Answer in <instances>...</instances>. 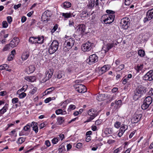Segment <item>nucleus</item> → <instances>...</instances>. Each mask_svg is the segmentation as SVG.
<instances>
[{
    "mask_svg": "<svg viewBox=\"0 0 153 153\" xmlns=\"http://www.w3.org/2000/svg\"><path fill=\"white\" fill-rule=\"evenodd\" d=\"M146 89L142 85H139L136 89V92L134 93V100H138L141 97V95L146 92Z\"/></svg>",
    "mask_w": 153,
    "mask_h": 153,
    "instance_id": "1",
    "label": "nucleus"
},
{
    "mask_svg": "<svg viewBox=\"0 0 153 153\" xmlns=\"http://www.w3.org/2000/svg\"><path fill=\"white\" fill-rule=\"evenodd\" d=\"M120 26L124 30L128 29L130 25L129 19L127 18H124L122 19L120 22Z\"/></svg>",
    "mask_w": 153,
    "mask_h": 153,
    "instance_id": "2",
    "label": "nucleus"
},
{
    "mask_svg": "<svg viewBox=\"0 0 153 153\" xmlns=\"http://www.w3.org/2000/svg\"><path fill=\"white\" fill-rule=\"evenodd\" d=\"M88 114L90 117L85 121V122H88L91 121L97 115V111L93 108L90 109L88 111Z\"/></svg>",
    "mask_w": 153,
    "mask_h": 153,
    "instance_id": "3",
    "label": "nucleus"
},
{
    "mask_svg": "<svg viewBox=\"0 0 153 153\" xmlns=\"http://www.w3.org/2000/svg\"><path fill=\"white\" fill-rule=\"evenodd\" d=\"M76 32L78 33L80 36L82 37L84 34H87L85 31L86 30L85 25L83 24L78 25L76 27Z\"/></svg>",
    "mask_w": 153,
    "mask_h": 153,
    "instance_id": "4",
    "label": "nucleus"
},
{
    "mask_svg": "<svg viewBox=\"0 0 153 153\" xmlns=\"http://www.w3.org/2000/svg\"><path fill=\"white\" fill-rule=\"evenodd\" d=\"M114 15L107 14L103 16V18L105 19L103 21L106 24H110L114 21Z\"/></svg>",
    "mask_w": 153,
    "mask_h": 153,
    "instance_id": "5",
    "label": "nucleus"
},
{
    "mask_svg": "<svg viewBox=\"0 0 153 153\" xmlns=\"http://www.w3.org/2000/svg\"><path fill=\"white\" fill-rule=\"evenodd\" d=\"M53 70L49 69L45 73V77L41 79V82L42 83H44L51 78L53 75Z\"/></svg>",
    "mask_w": 153,
    "mask_h": 153,
    "instance_id": "6",
    "label": "nucleus"
},
{
    "mask_svg": "<svg viewBox=\"0 0 153 153\" xmlns=\"http://www.w3.org/2000/svg\"><path fill=\"white\" fill-rule=\"evenodd\" d=\"M93 43L88 41L86 43L83 44L82 46V50L84 52L88 51L92 48Z\"/></svg>",
    "mask_w": 153,
    "mask_h": 153,
    "instance_id": "7",
    "label": "nucleus"
},
{
    "mask_svg": "<svg viewBox=\"0 0 153 153\" xmlns=\"http://www.w3.org/2000/svg\"><path fill=\"white\" fill-rule=\"evenodd\" d=\"M76 91L79 93H84L86 91V87L82 84L76 85L74 86Z\"/></svg>",
    "mask_w": 153,
    "mask_h": 153,
    "instance_id": "8",
    "label": "nucleus"
},
{
    "mask_svg": "<svg viewBox=\"0 0 153 153\" xmlns=\"http://www.w3.org/2000/svg\"><path fill=\"white\" fill-rule=\"evenodd\" d=\"M98 60V57L96 54H93L90 55L88 59V63L90 65L93 64L97 62Z\"/></svg>",
    "mask_w": 153,
    "mask_h": 153,
    "instance_id": "9",
    "label": "nucleus"
},
{
    "mask_svg": "<svg viewBox=\"0 0 153 153\" xmlns=\"http://www.w3.org/2000/svg\"><path fill=\"white\" fill-rule=\"evenodd\" d=\"M153 19V9L149 10L146 13V17L144 18L143 22L144 23Z\"/></svg>",
    "mask_w": 153,
    "mask_h": 153,
    "instance_id": "10",
    "label": "nucleus"
},
{
    "mask_svg": "<svg viewBox=\"0 0 153 153\" xmlns=\"http://www.w3.org/2000/svg\"><path fill=\"white\" fill-rule=\"evenodd\" d=\"M145 80L151 81L153 80V71H150L144 76Z\"/></svg>",
    "mask_w": 153,
    "mask_h": 153,
    "instance_id": "11",
    "label": "nucleus"
},
{
    "mask_svg": "<svg viewBox=\"0 0 153 153\" xmlns=\"http://www.w3.org/2000/svg\"><path fill=\"white\" fill-rule=\"evenodd\" d=\"M50 17V15L49 12L48 11H45L42 14L41 19L44 22L49 20Z\"/></svg>",
    "mask_w": 153,
    "mask_h": 153,
    "instance_id": "12",
    "label": "nucleus"
},
{
    "mask_svg": "<svg viewBox=\"0 0 153 153\" xmlns=\"http://www.w3.org/2000/svg\"><path fill=\"white\" fill-rule=\"evenodd\" d=\"M114 46V43H108L107 45H105L103 46L102 49L104 51L105 53H106L108 52L110 49H111Z\"/></svg>",
    "mask_w": 153,
    "mask_h": 153,
    "instance_id": "13",
    "label": "nucleus"
},
{
    "mask_svg": "<svg viewBox=\"0 0 153 153\" xmlns=\"http://www.w3.org/2000/svg\"><path fill=\"white\" fill-rule=\"evenodd\" d=\"M19 42V40L18 38L17 37H14L10 43V47L14 48L17 46Z\"/></svg>",
    "mask_w": 153,
    "mask_h": 153,
    "instance_id": "14",
    "label": "nucleus"
},
{
    "mask_svg": "<svg viewBox=\"0 0 153 153\" xmlns=\"http://www.w3.org/2000/svg\"><path fill=\"white\" fill-rule=\"evenodd\" d=\"M68 46L70 47L71 48L74 45L75 41L74 39L73 38H71L70 39L65 41V42Z\"/></svg>",
    "mask_w": 153,
    "mask_h": 153,
    "instance_id": "15",
    "label": "nucleus"
},
{
    "mask_svg": "<svg viewBox=\"0 0 153 153\" xmlns=\"http://www.w3.org/2000/svg\"><path fill=\"white\" fill-rule=\"evenodd\" d=\"M115 105L114 106L115 109H117L118 108H120L122 105V100H120L115 101Z\"/></svg>",
    "mask_w": 153,
    "mask_h": 153,
    "instance_id": "16",
    "label": "nucleus"
},
{
    "mask_svg": "<svg viewBox=\"0 0 153 153\" xmlns=\"http://www.w3.org/2000/svg\"><path fill=\"white\" fill-rule=\"evenodd\" d=\"M57 49L55 47H53L51 45L48 49L49 53L51 54H52L55 53Z\"/></svg>",
    "mask_w": 153,
    "mask_h": 153,
    "instance_id": "17",
    "label": "nucleus"
},
{
    "mask_svg": "<svg viewBox=\"0 0 153 153\" xmlns=\"http://www.w3.org/2000/svg\"><path fill=\"white\" fill-rule=\"evenodd\" d=\"M143 101L149 105L152 102V98L150 96H148L146 97Z\"/></svg>",
    "mask_w": 153,
    "mask_h": 153,
    "instance_id": "18",
    "label": "nucleus"
},
{
    "mask_svg": "<svg viewBox=\"0 0 153 153\" xmlns=\"http://www.w3.org/2000/svg\"><path fill=\"white\" fill-rule=\"evenodd\" d=\"M105 94H100L97 96V99L99 101L104 100L105 99Z\"/></svg>",
    "mask_w": 153,
    "mask_h": 153,
    "instance_id": "19",
    "label": "nucleus"
},
{
    "mask_svg": "<svg viewBox=\"0 0 153 153\" xmlns=\"http://www.w3.org/2000/svg\"><path fill=\"white\" fill-rule=\"evenodd\" d=\"M134 123H136L139 122L141 119L142 115L141 114H137L136 113L134 114Z\"/></svg>",
    "mask_w": 153,
    "mask_h": 153,
    "instance_id": "20",
    "label": "nucleus"
},
{
    "mask_svg": "<svg viewBox=\"0 0 153 153\" xmlns=\"http://www.w3.org/2000/svg\"><path fill=\"white\" fill-rule=\"evenodd\" d=\"M114 129L111 128H106L105 131V134H114L116 133L114 132Z\"/></svg>",
    "mask_w": 153,
    "mask_h": 153,
    "instance_id": "21",
    "label": "nucleus"
},
{
    "mask_svg": "<svg viewBox=\"0 0 153 153\" xmlns=\"http://www.w3.org/2000/svg\"><path fill=\"white\" fill-rule=\"evenodd\" d=\"M37 39L36 37H31L29 38V41L32 44H37L38 43Z\"/></svg>",
    "mask_w": 153,
    "mask_h": 153,
    "instance_id": "22",
    "label": "nucleus"
},
{
    "mask_svg": "<svg viewBox=\"0 0 153 153\" xmlns=\"http://www.w3.org/2000/svg\"><path fill=\"white\" fill-rule=\"evenodd\" d=\"M65 121L64 118L62 117H58L57 118V123L58 125H61Z\"/></svg>",
    "mask_w": 153,
    "mask_h": 153,
    "instance_id": "23",
    "label": "nucleus"
},
{
    "mask_svg": "<svg viewBox=\"0 0 153 153\" xmlns=\"http://www.w3.org/2000/svg\"><path fill=\"white\" fill-rule=\"evenodd\" d=\"M127 128V126H126L123 125L120 127L119 130V132L118 134H119L120 133L122 134H123L124 132L126 130Z\"/></svg>",
    "mask_w": 153,
    "mask_h": 153,
    "instance_id": "24",
    "label": "nucleus"
},
{
    "mask_svg": "<svg viewBox=\"0 0 153 153\" xmlns=\"http://www.w3.org/2000/svg\"><path fill=\"white\" fill-rule=\"evenodd\" d=\"M63 50L65 52L68 51L71 48V47L68 46L65 42L63 44Z\"/></svg>",
    "mask_w": 153,
    "mask_h": 153,
    "instance_id": "25",
    "label": "nucleus"
},
{
    "mask_svg": "<svg viewBox=\"0 0 153 153\" xmlns=\"http://www.w3.org/2000/svg\"><path fill=\"white\" fill-rule=\"evenodd\" d=\"M109 68L108 65H104L101 69V71L102 72V74H103L108 70Z\"/></svg>",
    "mask_w": 153,
    "mask_h": 153,
    "instance_id": "26",
    "label": "nucleus"
},
{
    "mask_svg": "<svg viewBox=\"0 0 153 153\" xmlns=\"http://www.w3.org/2000/svg\"><path fill=\"white\" fill-rule=\"evenodd\" d=\"M27 87L28 86L27 85L24 86L21 89L17 91V94H19L21 92H24L26 91V89L27 88Z\"/></svg>",
    "mask_w": 153,
    "mask_h": 153,
    "instance_id": "27",
    "label": "nucleus"
},
{
    "mask_svg": "<svg viewBox=\"0 0 153 153\" xmlns=\"http://www.w3.org/2000/svg\"><path fill=\"white\" fill-rule=\"evenodd\" d=\"M95 0H90L89 2L88 8L91 9L95 5Z\"/></svg>",
    "mask_w": 153,
    "mask_h": 153,
    "instance_id": "28",
    "label": "nucleus"
},
{
    "mask_svg": "<svg viewBox=\"0 0 153 153\" xmlns=\"http://www.w3.org/2000/svg\"><path fill=\"white\" fill-rule=\"evenodd\" d=\"M59 43L56 40H53L51 44L52 46L55 47L56 49H58L59 47Z\"/></svg>",
    "mask_w": 153,
    "mask_h": 153,
    "instance_id": "29",
    "label": "nucleus"
},
{
    "mask_svg": "<svg viewBox=\"0 0 153 153\" xmlns=\"http://www.w3.org/2000/svg\"><path fill=\"white\" fill-rule=\"evenodd\" d=\"M37 39V41H38L39 44H42L44 42V36H42L40 37L39 36L36 37Z\"/></svg>",
    "mask_w": 153,
    "mask_h": 153,
    "instance_id": "30",
    "label": "nucleus"
},
{
    "mask_svg": "<svg viewBox=\"0 0 153 153\" xmlns=\"http://www.w3.org/2000/svg\"><path fill=\"white\" fill-rule=\"evenodd\" d=\"M143 68V65L142 64H138L137 67L135 68L137 72H139L140 71H141Z\"/></svg>",
    "mask_w": 153,
    "mask_h": 153,
    "instance_id": "31",
    "label": "nucleus"
},
{
    "mask_svg": "<svg viewBox=\"0 0 153 153\" xmlns=\"http://www.w3.org/2000/svg\"><path fill=\"white\" fill-rule=\"evenodd\" d=\"M34 123V126L33 127V130L35 131V133H37L38 131V127L37 126L38 124L37 123Z\"/></svg>",
    "mask_w": 153,
    "mask_h": 153,
    "instance_id": "32",
    "label": "nucleus"
},
{
    "mask_svg": "<svg viewBox=\"0 0 153 153\" xmlns=\"http://www.w3.org/2000/svg\"><path fill=\"white\" fill-rule=\"evenodd\" d=\"M71 5V3L69 2H65L63 3V7L65 8L70 7Z\"/></svg>",
    "mask_w": 153,
    "mask_h": 153,
    "instance_id": "33",
    "label": "nucleus"
},
{
    "mask_svg": "<svg viewBox=\"0 0 153 153\" xmlns=\"http://www.w3.org/2000/svg\"><path fill=\"white\" fill-rule=\"evenodd\" d=\"M29 55L27 52L24 53L22 56V59L23 60H26L29 56Z\"/></svg>",
    "mask_w": 153,
    "mask_h": 153,
    "instance_id": "34",
    "label": "nucleus"
},
{
    "mask_svg": "<svg viewBox=\"0 0 153 153\" xmlns=\"http://www.w3.org/2000/svg\"><path fill=\"white\" fill-rule=\"evenodd\" d=\"M149 106L148 104L146 103L143 101V104L141 105V108L143 110H146L149 107Z\"/></svg>",
    "mask_w": 153,
    "mask_h": 153,
    "instance_id": "35",
    "label": "nucleus"
},
{
    "mask_svg": "<svg viewBox=\"0 0 153 153\" xmlns=\"http://www.w3.org/2000/svg\"><path fill=\"white\" fill-rule=\"evenodd\" d=\"M23 130L27 132H30V126L29 124H27L26 126H25L23 128Z\"/></svg>",
    "mask_w": 153,
    "mask_h": 153,
    "instance_id": "36",
    "label": "nucleus"
},
{
    "mask_svg": "<svg viewBox=\"0 0 153 153\" xmlns=\"http://www.w3.org/2000/svg\"><path fill=\"white\" fill-rule=\"evenodd\" d=\"M59 152L60 153H62L65 151V146H60L58 149Z\"/></svg>",
    "mask_w": 153,
    "mask_h": 153,
    "instance_id": "37",
    "label": "nucleus"
},
{
    "mask_svg": "<svg viewBox=\"0 0 153 153\" xmlns=\"http://www.w3.org/2000/svg\"><path fill=\"white\" fill-rule=\"evenodd\" d=\"M62 15L65 18H68L71 17V13H62Z\"/></svg>",
    "mask_w": 153,
    "mask_h": 153,
    "instance_id": "38",
    "label": "nucleus"
},
{
    "mask_svg": "<svg viewBox=\"0 0 153 153\" xmlns=\"http://www.w3.org/2000/svg\"><path fill=\"white\" fill-rule=\"evenodd\" d=\"M35 69V67L33 65H30L28 67V70L30 73L34 72Z\"/></svg>",
    "mask_w": 153,
    "mask_h": 153,
    "instance_id": "39",
    "label": "nucleus"
},
{
    "mask_svg": "<svg viewBox=\"0 0 153 153\" xmlns=\"http://www.w3.org/2000/svg\"><path fill=\"white\" fill-rule=\"evenodd\" d=\"M138 55L140 56H145V51L142 50H140L138 51Z\"/></svg>",
    "mask_w": 153,
    "mask_h": 153,
    "instance_id": "40",
    "label": "nucleus"
},
{
    "mask_svg": "<svg viewBox=\"0 0 153 153\" xmlns=\"http://www.w3.org/2000/svg\"><path fill=\"white\" fill-rule=\"evenodd\" d=\"M76 108V107L75 105H71L69 106L68 111H70L71 110H74Z\"/></svg>",
    "mask_w": 153,
    "mask_h": 153,
    "instance_id": "41",
    "label": "nucleus"
},
{
    "mask_svg": "<svg viewBox=\"0 0 153 153\" xmlns=\"http://www.w3.org/2000/svg\"><path fill=\"white\" fill-rule=\"evenodd\" d=\"M18 94L19 95V97L20 99H22L26 96V94L24 92H21Z\"/></svg>",
    "mask_w": 153,
    "mask_h": 153,
    "instance_id": "42",
    "label": "nucleus"
},
{
    "mask_svg": "<svg viewBox=\"0 0 153 153\" xmlns=\"http://www.w3.org/2000/svg\"><path fill=\"white\" fill-rule=\"evenodd\" d=\"M88 15V13H87L86 11H83L82 13L80 14V16L81 17H86Z\"/></svg>",
    "mask_w": 153,
    "mask_h": 153,
    "instance_id": "43",
    "label": "nucleus"
},
{
    "mask_svg": "<svg viewBox=\"0 0 153 153\" xmlns=\"http://www.w3.org/2000/svg\"><path fill=\"white\" fill-rule=\"evenodd\" d=\"M55 76L57 77L58 79H60L62 77V73L61 72L59 71L58 72L56 73L55 74Z\"/></svg>",
    "mask_w": 153,
    "mask_h": 153,
    "instance_id": "44",
    "label": "nucleus"
},
{
    "mask_svg": "<svg viewBox=\"0 0 153 153\" xmlns=\"http://www.w3.org/2000/svg\"><path fill=\"white\" fill-rule=\"evenodd\" d=\"M25 138L23 137H21L19 138L18 143L21 144L24 142L25 141Z\"/></svg>",
    "mask_w": 153,
    "mask_h": 153,
    "instance_id": "45",
    "label": "nucleus"
},
{
    "mask_svg": "<svg viewBox=\"0 0 153 153\" xmlns=\"http://www.w3.org/2000/svg\"><path fill=\"white\" fill-rule=\"evenodd\" d=\"M121 123L118 121H117L114 124V127L117 128H118L120 126Z\"/></svg>",
    "mask_w": 153,
    "mask_h": 153,
    "instance_id": "46",
    "label": "nucleus"
},
{
    "mask_svg": "<svg viewBox=\"0 0 153 153\" xmlns=\"http://www.w3.org/2000/svg\"><path fill=\"white\" fill-rule=\"evenodd\" d=\"M10 44L6 45L3 48V51H6L9 50L10 48Z\"/></svg>",
    "mask_w": 153,
    "mask_h": 153,
    "instance_id": "47",
    "label": "nucleus"
},
{
    "mask_svg": "<svg viewBox=\"0 0 153 153\" xmlns=\"http://www.w3.org/2000/svg\"><path fill=\"white\" fill-rule=\"evenodd\" d=\"M52 143L53 144H56L58 141V139L57 137H54L52 140Z\"/></svg>",
    "mask_w": 153,
    "mask_h": 153,
    "instance_id": "48",
    "label": "nucleus"
},
{
    "mask_svg": "<svg viewBox=\"0 0 153 153\" xmlns=\"http://www.w3.org/2000/svg\"><path fill=\"white\" fill-rule=\"evenodd\" d=\"M52 98H53L54 99H55V98L54 97H48V98H46L45 100V102L46 103H47L49 102L50 101H51L52 100Z\"/></svg>",
    "mask_w": 153,
    "mask_h": 153,
    "instance_id": "49",
    "label": "nucleus"
},
{
    "mask_svg": "<svg viewBox=\"0 0 153 153\" xmlns=\"http://www.w3.org/2000/svg\"><path fill=\"white\" fill-rule=\"evenodd\" d=\"M56 113L57 115L62 114V110L61 109H58L56 111Z\"/></svg>",
    "mask_w": 153,
    "mask_h": 153,
    "instance_id": "50",
    "label": "nucleus"
},
{
    "mask_svg": "<svg viewBox=\"0 0 153 153\" xmlns=\"http://www.w3.org/2000/svg\"><path fill=\"white\" fill-rule=\"evenodd\" d=\"M7 22L9 24H10L12 21V18L11 16H8L7 18Z\"/></svg>",
    "mask_w": 153,
    "mask_h": 153,
    "instance_id": "51",
    "label": "nucleus"
},
{
    "mask_svg": "<svg viewBox=\"0 0 153 153\" xmlns=\"http://www.w3.org/2000/svg\"><path fill=\"white\" fill-rule=\"evenodd\" d=\"M2 24L3 27L4 28L7 27L8 26V24L6 21H3L2 22Z\"/></svg>",
    "mask_w": 153,
    "mask_h": 153,
    "instance_id": "52",
    "label": "nucleus"
},
{
    "mask_svg": "<svg viewBox=\"0 0 153 153\" xmlns=\"http://www.w3.org/2000/svg\"><path fill=\"white\" fill-rule=\"evenodd\" d=\"M54 89L55 88L54 87H52L48 89L47 90L48 91L47 92V94H49L51 92L54 90Z\"/></svg>",
    "mask_w": 153,
    "mask_h": 153,
    "instance_id": "53",
    "label": "nucleus"
},
{
    "mask_svg": "<svg viewBox=\"0 0 153 153\" xmlns=\"http://www.w3.org/2000/svg\"><path fill=\"white\" fill-rule=\"evenodd\" d=\"M19 99L17 98H14L12 99V102L13 104H15L18 102Z\"/></svg>",
    "mask_w": 153,
    "mask_h": 153,
    "instance_id": "54",
    "label": "nucleus"
},
{
    "mask_svg": "<svg viewBox=\"0 0 153 153\" xmlns=\"http://www.w3.org/2000/svg\"><path fill=\"white\" fill-rule=\"evenodd\" d=\"M106 12L107 13L112 14L111 15H114V14L115 13L114 11L110 10H107Z\"/></svg>",
    "mask_w": 153,
    "mask_h": 153,
    "instance_id": "55",
    "label": "nucleus"
},
{
    "mask_svg": "<svg viewBox=\"0 0 153 153\" xmlns=\"http://www.w3.org/2000/svg\"><path fill=\"white\" fill-rule=\"evenodd\" d=\"M7 110L5 109V108H3L2 109L0 110V114H4L7 111Z\"/></svg>",
    "mask_w": 153,
    "mask_h": 153,
    "instance_id": "56",
    "label": "nucleus"
},
{
    "mask_svg": "<svg viewBox=\"0 0 153 153\" xmlns=\"http://www.w3.org/2000/svg\"><path fill=\"white\" fill-rule=\"evenodd\" d=\"M124 65H120L117 68L118 70L119 71H120L122 70L124 68Z\"/></svg>",
    "mask_w": 153,
    "mask_h": 153,
    "instance_id": "57",
    "label": "nucleus"
},
{
    "mask_svg": "<svg viewBox=\"0 0 153 153\" xmlns=\"http://www.w3.org/2000/svg\"><path fill=\"white\" fill-rule=\"evenodd\" d=\"M82 144L81 143H78L76 146V147L77 149H79L82 147Z\"/></svg>",
    "mask_w": 153,
    "mask_h": 153,
    "instance_id": "58",
    "label": "nucleus"
},
{
    "mask_svg": "<svg viewBox=\"0 0 153 153\" xmlns=\"http://www.w3.org/2000/svg\"><path fill=\"white\" fill-rule=\"evenodd\" d=\"M122 148L121 147L117 149L113 153H118L120 150H122Z\"/></svg>",
    "mask_w": 153,
    "mask_h": 153,
    "instance_id": "59",
    "label": "nucleus"
},
{
    "mask_svg": "<svg viewBox=\"0 0 153 153\" xmlns=\"http://www.w3.org/2000/svg\"><path fill=\"white\" fill-rule=\"evenodd\" d=\"M13 10L11 8H9L8 10L7 14L9 15H11L13 13Z\"/></svg>",
    "mask_w": 153,
    "mask_h": 153,
    "instance_id": "60",
    "label": "nucleus"
},
{
    "mask_svg": "<svg viewBox=\"0 0 153 153\" xmlns=\"http://www.w3.org/2000/svg\"><path fill=\"white\" fill-rule=\"evenodd\" d=\"M21 6V4H19L17 5H15L14 6V8L16 10L19 7H20Z\"/></svg>",
    "mask_w": 153,
    "mask_h": 153,
    "instance_id": "61",
    "label": "nucleus"
},
{
    "mask_svg": "<svg viewBox=\"0 0 153 153\" xmlns=\"http://www.w3.org/2000/svg\"><path fill=\"white\" fill-rule=\"evenodd\" d=\"M102 120H98L95 121V124L97 125H98L100 124Z\"/></svg>",
    "mask_w": 153,
    "mask_h": 153,
    "instance_id": "62",
    "label": "nucleus"
},
{
    "mask_svg": "<svg viewBox=\"0 0 153 153\" xmlns=\"http://www.w3.org/2000/svg\"><path fill=\"white\" fill-rule=\"evenodd\" d=\"M36 88H33L30 92V93L33 95L36 92Z\"/></svg>",
    "mask_w": 153,
    "mask_h": 153,
    "instance_id": "63",
    "label": "nucleus"
},
{
    "mask_svg": "<svg viewBox=\"0 0 153 153\" xmlns=\"http://www.w3.org/2000/svg\"><path fill=\"white\" fill-rule=\"evenodd\" d=\"M45 145L48 147H49L51 145L50 142L49 140L45 141Z\"/></svg>",
    "mask_w": 153,
    "mask_h": 153,
    "instance_id": "64",
    "label": "nucleus"
}]
</instances>
